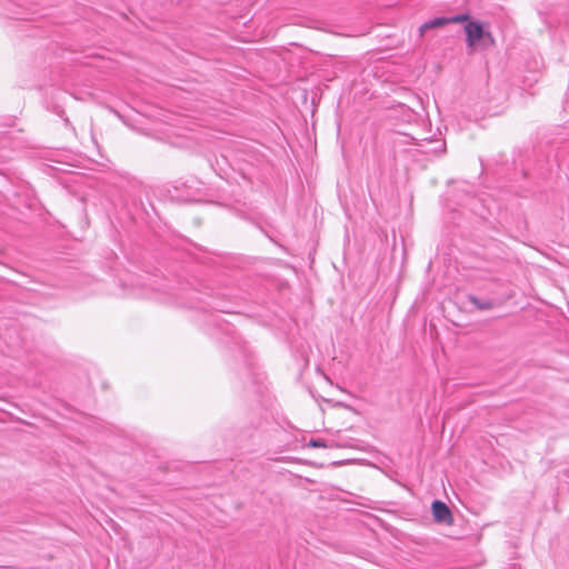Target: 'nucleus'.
Masks as SVG:
<instances>
[{"mask_svg":"<svg viewBox=\"0 0 569 569\" xmlns=\"http://www.w3.org/2000/svg\"><path fill=\"white\" fill-rule=\"evenodd\" d=\"M465 32L469 53L475 52L478 47L487 48L495 42L491 32L479 21H468L465 24Z\"/></svg>","mask_w":569,"mask_h":569,"instance_id":"obj_1","label":"nucleus"},{"mask_svg":"<svg viewBox=\"0 0 569 569\" xmlns=\"http://www.w3.org/2000/svg\"><path fill=\"white\" fill-rule=\"evenodd\" d=\"M470 302L479 310H490L493 307L491 300H481L477 297H470Z\"/></svg>","mask_w":569,"mask_h":569,"instance_id":"obj_4","label":"nucleus"},{"mask_svg":"<svg viewBox=\"0 0 569 569\" xmlns=\"http://www.w3.org/2000/svg\"><path fill=\"white\" fill-rule=\"evenodd\" d=\"M447 19L449 20V23H459V22L467 21L469 19V16L463 13V14H457L453 17H449Z\"/></svg>","mask_w":569,"mask_h":569,"instance_id":"obj_5","label":"nucleus"},{"mask_svg":"<svg viewBox=\"0 0 569 569\" xmlns=\"http://www.w3.org/2000/svg\"><path fill=\"white\" fill-rule=\"evenodd\" d=\"M431 510L436 522L446 525H450L452 522V513L445 502L435 500L431 505Z\"/></svg>","mask_w":569,"mask_h":569,"instance_id":"obj_2","label":"nucleus"},{"mask_svg":"<svg viewBox=\"0 0 569 569\" xmlns=\"http://www.w3.org/2000/svg\"><path fill=\"white\" fill-rule=\"evenodd\" d=\"M310 446L313 448H325L326 445L321 440H311Z\"/></svg>","mask_w":569,"mask_h":569,"instance_id":"obj_6","label":"nucleus"},{"mask_svg":"<svg viewBox=\"0 0 569 569\" xmlns=\"http://www.w3.org/2000/svg\"><path fill=\"white\" fill-rule=\"evenodd\" d=\"M448 23L449 20L446 17H437L428 20L419 27V37H423L428 30L442 28Z\"/></svg>","mask_w":569,"mask_h":569,"instance_id":"obj_3","label":"nucleus"}]
</instances>
